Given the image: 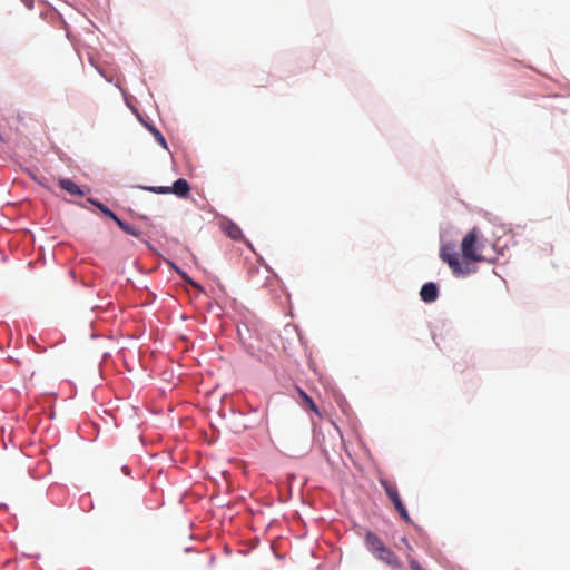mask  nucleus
<instances>
[{
  "label": "nucleus",
  "mask_w": 570,
  "mask_h": 570,
  "mask_svg": "<svg viewBox=\"0 0 570 570\" xmlns=\"http://www.w3.org/2000/svg\"><path fill=\"white\" fill-rule=\"evenodd\" d=\"M482 235L479 228L473 227L462 239L461 250L463 262L460 261V255L455 252L454 246L446 244L441 247L440 257L449 265L454 275H466L475 271L471 267L470 262H483L482 255L483 244L481 242Z\"/></svg>",
  "instance_id": "1"
},
{
  "label": "nucleus",
  "mask_w": 570,
  "mask_h": 570,
  "mask_svg": "<svg viewBox=\"0 0 570 570\" xmlns=\"http://www.w3.org/2000/svg\"><path fill=\"white\" fill-rule=\"evenodd\" d=\"M144 189L149 190L155 194H175L180 198H186L189 194L190 187L186 179L179 178L177 179L171 187L167 186H153V187H144Z\"/></svg>",
  "instance_id": "2"
},
{
  "label": "nucleus",
  "mask_w": 570,
  "mask_h": 570,
  "mask_svg": "<svg viewBox=\"0 0 570 570\" xmlns=\"http://www.w3.org/2000/svg\"><path fill=\"white\" fill-rule=\"evenodd\" d=\"M222 230L232 239L240 240L244 238L243 232L239 226L228 218H224L220 220Z\"/></svg>",
  "instance_id": "3"
},
{
  "label": "nucleus",
  "mask_w": 570,
  "mask_h": 570,
  "mask_svg": "<svg viewBox=\"0 0 570 570\" xmlns=\"http://www.w3.org/2000/svg\"><path fill=\"white\" fill-rule=\"evenodd\" d=\"M375 557L390 567L401 568V562L397 556L386 546L381 549V552L376 553Z\"/></svg>",
  "instance_id": "4"
},
{
  "label": "nucleus",
  "mask_w": 570,
  "mask_h": 570,
  "mask_svg": "<svg viewBox=\"0 0 570 570\" xmlns=\"http://www.w3.org/2000/svg\"><path fill=\"white\" fill-rule=\"evenodd\" d=\"M421 299L425 303H432L436 301L439 296V289L436 284L430 282L424 284L420 291Z\"/></svg>",
  "instance_id": "5"
},
{
  "label": "nucleus",
  "mask_w": 570,
  "mask_h": 570,
  "mask_svg": "<svg viewBox=\"0 0 570 570\" xmlns=\"http://www.w3.org/2000/svg\"><path fill=\"white\" fill-rule=\"evenodd\" d=\"M365 543L370 551L375 556L381 552V549L385 547L383 541L373 532H367L365 535Z\"/></svg>",
  "instance_id": "6"
},
{
  "label": "nucleus",
  "mask_w": 570,
  "mask_h": 570,
  "mask_svg": "<svg viewBox=\"0 0 570 570\" xmlns=\"http://www.w3.org/2000/svg\"><path fill=\"white\" fill-rule=\"evenodd\" d=\"M380 484L384 489L386 495L389 497L392 503L394 502V500L401 498L397 488L393 482L386 479H380Z\"/></svg>",
  "instance_id": "7"
},
{
  "label": "nucleus",
  "mask_w": 570,
  "mask_h": 570,
  "mask_svg": "<svg viewBox=\"0 0 570 570\" xmlns=\"http://www.w3.org/2000/svg\"><path fill=\"white\" fill-rule=\"evenodd\" d=\"M59 186L66 190L67 193L71 194V195H76V196H82L83 195V191L80 189V187L73 183L72 180L70 179H60L59 180Z\"/></svg>",
  "instance_id": "8"
},
{
  "label": "nucleus",
  "mask_w": 570,
  "mask_h": 570,
  "mask_svg": "<svg viewBox=\"0 0 570 570\" xmlns=\"http://www.w3.org/2000/svg\"><path fill=\"white\" fill-rule=\"evenodd\" d=\"M117 225L122 232H125L128 235H131L137 238H140L142 236V233L139 229L135 228L134 226L127 224L121 219H117Z\"/></svg>",
  "instance_id": "9"
},
{
  "label": "nucleus",
  "mask_w": 570,
  "mask_h": 570,
  "mask_svg": "<svg viewBox=\"0 0 570 570\" xmlns=\"http://www.w3.org/2000/svg\"><path fill=\"white\" fill-rule=\"evenodd\" d=\"M393 505L395 508V510L399 512L400 517L406 522V523H412V519L405 508V505L403 504L402 502V499L399 498L396 500H394L393 502Z\"/></svg>",
  "instance_id": "10"
},
{
  "label": "nucleus",
  "mask_w": 570,
  "mask_h": 570,
  "mask_svg": "<svg viewBox=\"0 0 570 570\" xmlns=\"http://www.w3.org/2000/svg\"><path fill=\"white\" fill-rule=\"evenodd\" d=\"M88 202L91 203L92 205H95L97 208H99L104 215L110 217L116 224H117V219H120L112 210H110L108 207H106L100 202L95 200L92 198H89Z\"/></svg>",
  "instance_id": "11"
},
{
  "label": "nucleus",
  "mask_w": 570,
  "mask_h": 570,
  "mask_svg": "<svg viewBox=\"0 0 570 570\" xmlns=\"http://www.w3.org/2000/svg\"><path fill=\"white\" fill-rule=\"evenodd\" d=\"M298 393L302 396V399L305 401V403L309 406V409L316 413H318V409L315 405L314 401L301 389H298Z\"/></svg>",
  "instance_id": "12"
},
{
  "label": "nucleus",
  "mask_w": 570,
  "mask_h": 570,
  "mask_svg": "<svg viewBox=\"0 0 570 570\" xmlns=\"http://www.w3.org/2000/svg\"><path fill=\"white\" fill-rule=\"evenodd\" d=\"M407 562L411 570H426L423 568L417 560L412 558L411 556H407Z\"/></svg>",
  "instance_id": "13"
},
{
  "label": "nucleus",
  "mask_w": 570,
  "mask_h": 570,
  "mask_svg": "<svg viewBox=\"0 0 570 570\" xmlns=\"http://www.w3.org/2000/svg\"><path fill=\"white\" fill-rule=\"evenodd\" d=\"M157 141L164 147V148H167V144H166V140L164 138V136L156 129L153 130Z\"/></svg>",
  "instance_id": "14"
},
{
  "label": "nucleus",
  "mask_w": 570,
  "mask_h": 570,
  "mask_svg": "<svg viewBox=\"0 0 570 570\" xmlns=\"http://www.w3.org/2000/svg\"><path fill=\"white\" fill-rule=\"evenodd\" d=\"M178 273H179V275H180L185 281H187L188 283H190L193 286H195V287L197 286V284H196V283H194V282H193V281L187 276V274H186V273L180 272V271H178Z\"/></svg>",
  "instance_id": "15"
},
{
  "label": "nucleus",
  "mask_w": 570,
  "mask_h": 570,
  "mask_svg": "<svg viewBox=\"0 0 570 570\" xmlns=\"http://www.w3.org/2000/svg\"><path fill=\"white\" fill-rule=\"evenodd\" d=\"M401 541H402V542H403V544H405L410 550H412V547L410 546V543H409V541H407V539H406L405 537H403V538L401 539Z\"/></svg>",
  "instance_id": "16"
}]
</instances>
